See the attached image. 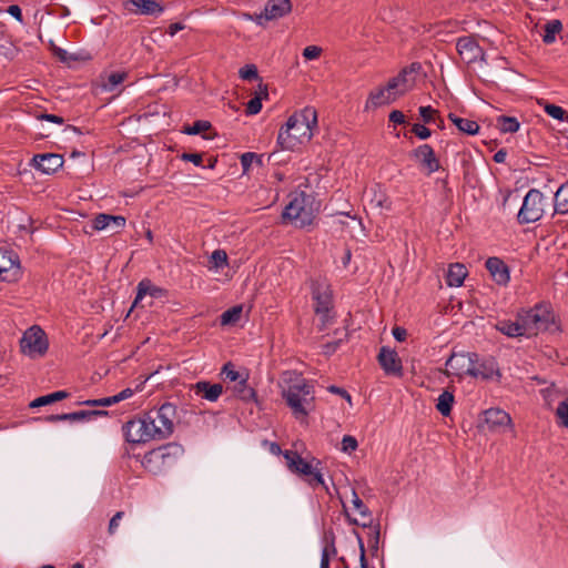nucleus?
<instances>
[{
  "label": "nucleus",
  "instance_id": "f257e3e1",
  "mask_svg": "<svg viewBox=\"0 0 568 568\" xmlns=\"http://www.w3.org/2000/svg\"><path fill=\"white\" fill-rule=\"evenodd\" d=\"M519 317L525 337L531 338L540 333L558 334L561 325L550 303L540 302L532 307L519 308Z\"/></svg>",
  "mask_w": 568,
  "mask_h": 568
},
{
  "label": "nucleus",
  "instance_id": "f03ea898",
  "mask_svg": "<svg viewBox=\"0 0 568 568\" xmlns=\"http://www.w3.org/2000/svg\"><path fill=\"white\" fill-rule=\"evenodd\" d=\"M320 203L312 194L300 192L285 206L282 217L294 223L297 227H305L313 223L318 212Z\"/></svg>",
  "mask_w": 568,
  "mask_h": 568
},
{
  "label": "nucleus",
  "instance_id": "7ed1b4c3",
  "mask_svg": "<svg viewBox=\"0 0 568 568\" xmlns=\"http://www.w3.org/2000/svg\"><path fill=\"white\" fill-rule=\"evenodd\" d=\"M184 454V447L178 443H168L148 452L142 459V466L153 475L173 467Z\"/></svg>",
  "mask_w": 568,
  "mask_h": 568
},
{
  "label": "nucleus",
  "instance_id": "20e7f679",
  "mask_svg": "<svg viewBox=\"0 0 568 568\" xmlns=\"http://www.w3.org/2000/svg\"><path fill=\"white\" fill-rule=\"evenodd\" d=\"M282 396L296 418L306 417L314 408V387L304 379L290 385L283 390Z\"/></svg>",
  "mask_w": 568,
  "mask_h": 568
},
{
  "label": "nucleus",
  "instance_id": "39448f33",
  "mask_svg": "<svg viewBox=\"0 0 568 568\" xmlns=\"http://www.w3.org/2000/svg\"><path fill=\"white\" fill-rule=\"evenodd\" d=\"M145 415L155 439H165L173 434L176 417L174 404L165 402L159 408L150 409Z\"/></svg>",
  "mask_w": 568,
  "mask_h": 568
},
{
  "label": "nucleus",
  "instance_id": "423d86ee",
  "mask_svg": "<svg viewBox=\"0 0 568 568\" xmlns=\"http://www.w3.org/2000/svg\"><path fill=\"white\" fill-rule=\"evenodd\" d=\"M283 456L286 460L288 469L304 477L307 484L315 488L317 486H323L326 490H328L327 486H325L323 475L318 469V465H321V460L313 458L316 462V466H313L312 463L306 462L297 452L295 450H285Z\"/></svg>",
  "mask_w": 568,
  "mask_h": 568
},
{
  "label": "nucleus",
  "instance_id": "0eeeda50",
  "mask_svg": "<svg viewBox=\"0 0 568 568\" xmlns=\"http://www.w3.org/2000/svg\"><path fill=\"white\" fill-rule=\"evenodd\" d=\"M312 135L311 126L300 123L297 114H293L287 119L285 125L281 128L277 144L282 150L293 151L304 141H310Z\"/></svg>",
  "mask_w": 568,
  "mask_h": 568
},
{
  "label": "nucleus",
  "instance_id": "6e6552de",
  "mask_svg": "<svg viewBox=\"0 0 568 568\" xmlns=\"http://www.w3.org/2000/svg\"><path fill=\"white\" fill-rule=\"evenodd\" d=\"M542 200L544 194L539 190H529L518 212V223L528 224L538 221L544 213Z\"/></svg>",
  "mask_w": 568,
  "mask_h": 568
},
{
  "label": "nucleus",
  "instance_id": "1a4fd4ad",
  "mask_svg": "<svg viewBox=\"0 0 568 568\" xmlns=\"http://www.w3.org/2000/svg\"><path fill=\"white\" fill-rule=\"evenodd\" d=\"M20 347L23 354L29 356L44 355L48 351L49 343L44 331L37 325L31 326L20 339Z\"/></svg>",
  "mask_w": 568,
  "mask_h": 568
},
{
  "label": "nucleus",
  "instance_id": "9d476101",
  "mask_svg": "<svg viewBox=\"0 0 568 568\" xmlns=\"http://www.w3.org/2000/svg\"><path fill=\"white\" fill-rule=\"evenodd\" d=\"M125 440L132 444L146 443L155 439L146 420V415L128 420L122 427Z\"/></svg>",
  "mask_w": 568,
  "mask_h": 568
},
{
  "label": "nucleus",
  "instance_id": "9b49d317",
  "mask_svg": "<svg viewBox=\"0 0 568 568\" xmlns=\"http://www.w3.org/2000/svg\"><path fill=\"white\" fill-rule=\"evenodd\" d=\"M22 275L19 255L4 247H0V278L3 282H17Z\"/></svg>",
  "mask_w": 568,
  "mask_h": 568
},
{
  "label": "nucleus",
  "instance_id": "f8f14e48",
  "mask_svg": "<svg viewBox=\"0 0 568 568\" xmlns=\"http://www.w3.org/2000/svg\"><path fill=\"white\" fill-rule=\"evenodd\" d=\"M474 363H477L476 353H453L445 363L447 367L445 373L447 376H471V374H474Z\"/></svg>",
  "mask_w": 568,
  "mask_h": 568
},
{
  "label": "nucleus",
  "instance_id": "ddd939ff",
  "mask_svg": "<svg viewBox=\"0 0 568 568\" xmlns=\"http://www.w3.org/2000/svg\"><path fill=\"white\" fill-rule=\"evenodd\" d=\"M311 293L312 298L315 302L314 312L315 314L332 312L333 310V296L328 285L318 281H311Z\"/></svg>",
  "mask_w": 568,
  "mask_h": 568
},
{
  "label": "nucleus",
  "instance_id": "4468645a",
  "mask_svg": "<svg viewBox=\"0 0 568 568\" xmlns=\"http://www.w3.org/2000/svg\"><path fill=\"white\" fill-rule=\"evenodd\" d=\"M409 156L414 159L423 170H425L427 175H430L440 168L439 160L436 158L435 152L429 144L419 145L410 152Z\"/></svg>",
  "mask_w": 568,
  "mask_h": 568
},
{
  "label": "nucleus",
  "instance_id": "2eb2a0df",
  "mask_svg": "<svg viewBox=\"0 0 568 568\" xmlns=\"http://www.w3.org/2000/svg\"><path fill=\"white\" fill-rule=\"evenodd\" d=\"M377 361L386 375H403L402 361L395 349H392L387 346L381 347Z\"/></svg>",
  "mask_w": 568,
  "mask_h": 568
},
{
  "label": "nucleus",
  "instance_id": "dca6fc26",
  "mask_svg": "<svg viewBox=\"0 0 568 568\" xmlns=\"http://www.w3.org/2000/svg\"><path fill=\"white\" fill-rule=\"evenodd\" d=\"M456 50L466 63H473L478 55L484 54V49L478 44L473 36H465L457 39Z\"/></svg>",
  "mask_w": 568,
  "mask_h": 568
},
{
  "label": "nucleus",
  "instance_id": "f3484780",
  "mask_svg": "<svg viewBox=\"0 0 568 568\" xmlns=\"http://www.w3.org/2000/svg\"><path fill=\"white\" fill-rule=\"evenodd\" d=\"M64 163L63 156L58 153H42L36 154L30 165L44 174H53Z\"/></svg>",
  "mask_w": 568,
  "mask_h": 568
},
{
  "label": "nucleus",
  "instance_id": "a211bd4d",
  "mask_svg": "<svg viewBox=\"0 0 568 568\" xmlns=\"http://www.w3.org/2000/svg\"><path fill=\"white\" fill-rule=\"evenodd\" d=\"M510 422V416L505 410L490 408L484 412L479 427L488 430H497L500 427L509 425Z\"/></svg>",
  "mask_w": 568,
  "mask_h": 568
},
{
  "label": "nucleus",
  "instance_id": "6ab92c4d",
  "mask_svg": "<svg viewBox=\"0 0 568 568\" xmlns=\"http://www.w3.org/2000/svg\"><path fill=\"white\" fill-rule=\"evenodd\" d=\"M486 268L498 285H506L509 282V268L499 257H488Z\"/></svg>",
  "mask_w": 568,
  "mask_h": 568
},
{
  "label": "nucleus",
  "instance_id": "aec40b11",
  "mask_svg": "<svg viewBox=\"0 0 568 568\" xmlns=\"http://www.w3.org/2000/svg\"><path fill=\"white\" fill-rule=\"evenodd\" d=\"M415 84V78H408L407 72L400 70L396 77H393L387 82V90L394 93L397 98L408 92Z\"/></svg>",
  "mask_w": 568,
  "mask_h": 568
},
{
  "label": "nucleus",
  "instance_id": "412c9836",
  "mask_svg": "<svg viewBox=\"0 0 568 568\" xmlns=\"http://www.w3.org/2000/svg\"><path fill=\"white\" fill-rule=\"evenodd\" d=\"M195 395L209 402H216L223 393L222 384H212L207 381H200L192 385Z\"/></svg>",
  "mask_w": 568,
  "mask_h": 568
},
{
  "label": "nucleus",
  "instance_id": "4be33fe9",
  "mask_svg": "<svg viewBox=\"0 0 568 568\" xmlns=\"http://www.w3.org/2000/svg\"><path fill=\"white\" fill-rule=\"evenodd\" d=\"M292 11L291 0H268L264 8L266 21L280 19Z\"/></svg>",
  "mask_w": 568,
  "mask_h": 568
},
{
  "label": "nucleus",
  "instance_id": "5701e85b",
  "mask_svg": "<svg viewBox=\"0 0 568 568\" xmlns=\"http://www.w3.org/2000/svg\"><path fill=\"white\" fill-rule=\"evenodd\" d=\"M397 100V97L394 93H390L387 90V84L385 87L377 88L369 92L365 110L376 109L382 105L390 104Z\"/></svg>",
  "mask_w": 568,
  "mask_h": 568
},
{
  "label": "nucleus",
  "instance_id": "b1692460",
  "mask_svg": "<svg viewBox=\"0 0 568 568\" xmlns=\"http://www.w3.org/2000/svg\"><path fill=\"white\" fill-rule=\"evenodd\" d=\"M146 295L151 296L152 298H161L166 295V291L162 287L153 285L150 280H142L138 284V292L132 307H136Z\"/></svg>",
  "mask_w": 568,
  "mask_h": 568
},
{
  "label": "nucleus",
  "instance_id": "393cba45",
  "mask_svg": "<svg viewBox=\"0 0 568 568\" xmlns=\"http://www.w3.org/2000/svg\"><path fill=\"white\" fill-rule=\"evenodd\" d=\"M495 328L508 337H525L524 328L519 317V310L516 313V320H499Z\"/></svg>",
  "mask_w": 568,
  "mask_h": 568
},
{
  "label": "nucleus",
  "instance_id": "a878e982",
  "mask_svg": "<svg viewBox=\"0 0 568 568\" xmlns=\"http://www.w3.org/2000/svg\"><path fill=\"white\" fill-rule=\"evenodd\" d=\"M494 374L499 375L496 362L493 358H488L479 363V357L477 356V363H474V374L471 376L489 379Z\"/></svg>",
  "mask_w": 568,
  "mask_h": 568
},
{
  "label": "nucleus",
  "instance_id": "bb28decb",
  "mask_svg": "<svg viewBox=\"0 0 568 568\" xmlns=\"http://www.w3.org/2000/svg\"><path fill=\"white\" fill-rule=\"evenodd\" d=\"M467 276V270L464 264L454 263L450 264L446 274V283L448 286L458 287L463 284Z\"/></svg>",
  "mask_w": 568,
  "mask_h": 568
},
{
  "label": "nucleus",
  "instance_id": "cd10ccee",
  "mask_svg": "<svg viewBox=\"0 0 568 568\" xmlns=\"http://www.w3.org/2000/svg\"><path fill=\"white\" fill-rule=\"evenodd\" d=\"M247 374L233 386L234 395L243 402L256 400V392L247 384Z\"/></svg>",
  "mask_w": 568,
  "mask_h": 568
},
{
  "label": "nucleus",
  "instance_id": "c85d7f7f",
  "mask_svg": "<svg viewBox=\"0 0 568 568\" xmlns=\"http://www.w3.org/2000/svg\"><path fill=\"white\" fill-rule=\"evenodd\" d=\"M141 14L159 16L164 11L163 6L156 0H131Z\"/></svg>",
  "mask_w": 568,
  "mask_h": 568
},
{
  "label": "nucleus",
  "instance_id": "c756f323",
  "mask_svg": "<svg viewBox=\"0 0 568 568\" xmlns=\"http://www.w3.org/2000/svg\"><path fill=\"white\" fill-rule=\"evenodd\" d=\"M448 119L457 126V129L466 134L475 135L479 131V125L476 121L463 119L454 113L448 114Z\"/></svg>",
  "mask_w": 568,
  "mask_h": 568
},
{
  "label": "nucleus",
  "instance_id": "7c9ffc66",
  "mask_svg": "<svg viewBox=\"0 0 568 568\" xmlns=\"http://www.w3.org/2000/svg\"><path fill=\"white\" fill-rule=\"evenodd\" d=\"M69 396H70V394L67 390H58V392H54V393H51V394H48L44 396L37 397L29 404V406L31 408H38V407L53 404L59 400H63V399L68 398Z\"/></svg>",
  "mask_w": 568,
  "mask_h": 568
},
{
  "label": "nucleus",
  "instance_id": "2f4dec72",
  "mask_svg": "<svg viewBox=\"0 0 568 568\" xmlns=\"http://www.w3.org/2000/svg\"><path fill=\"white\" fill-rule=\"evenodd\" d=\"M555 212L558 214H568V181L564 183L555 193Z\"/></svg>",
  "mask_w": 568,
  "mask_h": 568
},
{
  "label": "nucleus",
  "instance_id": "473e14b6",
  "mask_svg": "<svg viewBox=\"0 0 568 568\" xmlns=\"http://www.w3.org/2000/svg\"><path fill=\"white\" fill-rule=\"evenodd\" d=\"M455 402L454 394L445 389L437 398L436 409L445 417L449 416Z\"/></svg>",
  "mask_w": 568,
  "mask_h": 568
},
{
  "label": "nucleus",
  "instance_id": "72a5a7b5",
  "mask_svg": "<svg viewBox=\"0 0 568 568\" xmlns=\"http://www.w3.org/2000/svg\"><path fill=\"white\" fill-rule=\"evenodd\" d=\"M82 420H85V410L63 413V414H52V415H49L45 417V422H48V423L82 422Z\"/></svg>",
  "mask_w": 568,
  "mask_h": 568
},
{
  "label": "nucleus",
  "instance_id": "f704fd0d",
  "mask_svg": "<svg viewBox=\"0 0 568 568\" xmlns=\"http://www.w3.org/2000/svg\"><path fill=\"white\" fill-rule=\"evenodd\" d=\"M51 51L52 54L59 59L60 62L65 63L68 65H70L73 61L87 59L79 53H69L67 50L55 45L53 42H51Z\"/></svg>",
  "mask_w": 568,
  "mask_h": 568
},
{
  "label": "nucleus",
  "instance_id": "c9c22d12",
  "mask_svg": "<svg viewBox=\"0 0 568 568\" xmlns=\"http://www.w3.org/2000/svg\"><path fill=\"white\" fill-rule=\"evenodd\" d=\"M561 29L562 23L560 20L554 19L548 21L544 26L545 33L542 36V41L547 44L552 43L556 40V36L561 31Z\"/></svg>",
  "mask_w": 568,
  "mask_h": 568
},
{
  "label": "nucleus",
  "instance_id": "e433bc0d",
  "mask_svg": "<svg viewBox=\"0 0 568 568\" xmlns=\"http://www.w3.org/2000/svg\"><path fill=\"white\" fill-rule=\"evenodd\" d=\"M362 527L363 528L368 527L372 530L367 542H368L369 550H371L372 555L374 556L378 550L379 536H381L379 524L373 525L372 518H371L368 523H362Z\"/></svg>",
  "mask_w": 568,
  "mask_h": 568
},
{
  "label": "nucleus",
  "instance_id": "4c0bfd02",
  "mask_svg": "<svg viewBox=\"0 0 568 568\" xmlns=\"http://www.w3.org/2000/svg\"><path fill=\"white\" fill-rule=\"evenodd\" d=\"M497 126L503 133H515L519 130V122L515 116L499 115Z\"/></svg>",
  "mask_w": 568,
  "mask_h": 568
},
{
  "label": "nucleus",
  "instance_id": "58836bf2",
  "mask_svg": "<svg viewBox=\"0 0 568 568\" xmlns=\"http://www.w3.org/2000/svg\"><path fill=\"white\" fill-rule=\"evenodd\" d=\"M334 335L337 336L336 339L332 341V342H327L325 343L323 346H322V353L325 355V356H331L333 355L337 349L338 347L341 346V344L344 342V339L347 338L348 334L346 332H339L338 329H336L334 332Z\"/></svg>",
  "mask_w": 568,
  "mask_h": 568
},
{
  "label": "nucleus",
  "instance_id": "ea45409f",
  "mask_svg": "<svg viewBox=\"0 0 568 568\" xmlns=\"http://www.w3.org/2000/svg\"><path fill=\"white\" fill-rule=\"evenodd\" d=\"M241 315H242V306L241 305L233 306L222 313L221 324L222 325H233L240 321Z\"/></svg>",
  "mask_w": 568,
  "mask_h": 568
},
{
  "label": "nucleus",
  "instance_id": "a19ab883",
  "mask_svg": "<svg viewBox=\"0 0 568 568\" xmlns=\"http://www.w3.org/2000/svg\"><path fill=\"white\" fill-rule=\"evenodd\" d=\"M297 116L300 118V123L311 126V132L313 131V128L317 126V112L314 108H305L300 115L297 114Z\"/></svg>",
  "mask_w": 568,
  "mask_h": 568
},
{
  "label": "nucleus",
  "instance_id": "79ce46f5",
  "mask_svg": "<svg viewBox=\"0 0 568 568\" xmlns=\"http://www.w3.org/2000/svg\"><path fill=\"white\" fill-rule=\"evenodd\" d=\"M212 128L211 122L204 120H197L192 125H187L183 129V133L189 135H195L201 132L207 131Z\"/></svg>",
  "mask_w": 568,
  "mask_h": 568
},
{
  "label": "nucleus",
  "instance_id": "37998d69",
  "mask_svg": "<svg viewBox=\"0 0 568 568\" xmlns=\"http://www.w3.org/2000/svg\"><path fill=\"white\" fill-rule=\"evenodd\" d=\"M126 78L125 72H112L108 75L106 81L103 83V88L108 91H113L119 84H121Z\"/></svg>",
  "mask_w": 568,
  "mask_h": 568
},
{
  "label": "nucleus",
  "instance_id": "c03bdc74",
  "mask_svg": "<svg viewBox=\"0 0 568 568\" xmlns=\"http://www.w3.org/2000/svg\"><path fill=\"white\" fill-rule=\"evenodd\" d=\"M110 221H113V215L100 213V214L95 215V217L92 220V227H93V230H97V231L108 230ZM114 221H115V219H114ZM116 222L119 223L118 220H116Z\"/></svg>",
  "mask_w": 568,
  "mask_h": 568
},
{
  "label": "nucleus",
  "instance_id": "a18cd8bd",
  "mask_svg": "<svg viewBox=\"0 0 568 568\" xmlns=\"http://www.w3.org/2000/svg\"><path fill=\"white\" fill-rule=\"evenodd\" d=\"M545 112L556 119V120H559V121H564L566 119H568V112L562 109L561 106L559 105H556V104H551V103H548L545 105Z\"/></svg>",
  "mask_w": 568,
  "mask_h": 568
},
{
  "label": "nucleus",
  "instance_id": "49530a36",
  "mask_svg": "<svg viewBox=\"0 0 568 568\" xmlns=\"http://www.w3.org/2000/svg\"><path fill=\"white\" fill-rule=\"evenodd\" d=\"M240 77L246 81H257L261 80L258 75V71L255 64H245L240 69Z\"/></svg>",
  "mask_w": 568,
  "mask_h": 568
},
{
  "label": "nucleus",
  "instance_id": "de8ad7c7",
  "mask_svg": "<svg viewBox=\"0 0 568 568\" xmlns=\"http://www.w3.org/2000/svg\"><path fill=\"white\" fill-rule=\"evenodd\" d=\"M210 263L215 268H222L227 265V254L224 250H215L211 257Z\"/></svg>",
  "mask_w": 568,
  "mask_h": 568
},
{
  "label": "nucleus",
  "instance_id": "09e8293b",
  "mask_svg": "<svg viewBox=\"0 0 568 568\" xmlns=\"http://www.w3.org/2000/svg\"><path fill=\"white\" fill-rule=\"evenodd\" d=\"M221 375L224 376V379H227L230 382H237L242 377H244L241 373L234 369V365L231 362L223 365Z\"/></svg>",
  "mask_w": 568,
  "mask_h": 568
},
{
  "label": "nucleus",
  "instance_id": "8fccbe9b",
  "mask_svg": "<svg viewBox=\"0 0 568 568\" xmlns=\"http://www.w3.org/2000/svg\"><path fill=\"white\" fill-rule=\"evenodd\" d=\"M418 112L424 123L430 124L433 122H436L438 111L433 109L430 105L420 106L418 109Z\"/></svg>",
  "mask_w": 568,
  "mask_h": 568
},
{
  "label": "nucleus",
  "instance_id": "3c124183",
  "mask_svg": "<svg viewBox=\"0 0 568 568\" xmlns=\"http://www.w3.org/2000/svg\"><path fill=\"white\" fill-rule=\"evenodd\" d=\"M556 416L560 420V425L568 428V397L558 404Z\"/></svg>",
  "mask_w": 568,
  "mask_h": 568
},
{
  "label": "nucleus",
  "instance_id": "603ef678",
  "mask_svg": "<svg viewBox=\"0 0 568 568\" xmlns=\"http://www.w3.org/2000/svg\"><path fill=\"white\" fill-rule=\"evenodd\" d=\"M352 495H353V506L354 508L359 513L361 516L363 517H372V513L371 510L368 509V507L363 503V500L358 497V495L356 494L355 489H352Z\"/></svg>",
  "mask_w": 568,
  "mask_h": 568
},
{
  "label": "nucleus",
  "instance_id": "864d4df0",
  "mask_svg": "<svg viewBox=\"0 0 568 568\" xmlns=\"http://www.w3.org/2000/svg\"><path fill=\"white\" fill-rule=\"evenodd\" d=\"M262 109V97L255 95L246 104V114L254 115L257 114Z\"/></svg>",
  "mask_w": 568,
  "mask_h": 568
},
{
  "label": "nucleus",
  "instance_id": "5fc2aeb1",
  "mask_svg": "<svg viewBox=\"0 0 568 568\" xmlns=\"http://www.w3.org/2000/svg\"><path fill=\"white\" fill-rule=\"evenodd\" d=\"M114 398L113 396L110 397H103L99 399H87L84 402L79 403V405H87V406H103L108 407L111 405H114Z\"/></svg>",
  "mask_w": 568,
  "mask_h": 568
},
{
  "label": "nucleus",
  "instance_id": "6e6d98bb",
  "mask_svg": "<svg viewBox=\"0 0 568 568\" xmlns=\"http://www.w3.org/2000/svg\"><path fill=\"white\" fill-rule=\"evenodd\" d=\"M113 219L118 220L119 223L114 220L110 221L108 231L110 232L111 235L120 233V231L125 226V217L124 216L113 215Z\"/></svg>",
  "mask_w": 568,
  "mask_h": 568
},
{
  "label": "nucleus",
  "instance_id": "4d7b16f0",
  "mask_svg": "<svg viewBox=\"0 0 568 568\" xmlns=\"http://www.w3.org/2000/svg\"><path fill=\"white\" fill-rule=\"evenodd\" d=\"M358 444L355 437L345 435L342 439V450L345 453H352L357 448Z\"/></svg>",
  "mask_w": 568,
  "mask_h": 568
},
{
  "label": "nucleus",
  "instance_id": "13d9d810",
  "mask_svg": "<svg viewBox=\"0 0 568 568\" xmlns=\"http://www.w3.org/2000/svg\"><path fill=\"white\" fill-rule=\"evenodd\" d=\"M412 132L420 140H426L432 135V131L424 124L419 123L413 125Z\"/></svg>",
  "mask_w": 568,
  "mask_h": 568
},
{
  "label": "nucleus",
  "instance_id": "bf43d9fd",
  "mask_svg": "<svg viewBox=\"0 0 568 568\" xmlns=\"http://www.w3.org/2000/svg\"><path fill=\"white\" fill-rule=\"evenodd\" d=\"M254 158H256V153L245 152L241 155V165L243 169V173L248 172L252 163L254 162Z\"/></svg>",
  "mask_w": 568,
  "mask_h": 568
},
{
  "label": "nucleus",
  "instance_id": "052dcab7",
  "mask_svg": "<svg viewBox=\"0 0 568 568\" xmlns=\"http://www.w3.org/2000/svg\"><path fill=\"white\" fill-rule=\"evenodd\" d=\"M322 53V48L317 45H308L303 50V57L306 60L317 59Z\"/></svg>",
  "mask_w": 568,
  "mask_h": 568
},
{
  "label": "nucleus",
  "instance_id": "680f3d73",
  "mask_svg": "<svg viewBox=\"0 0 568 568\" xmlns=\"http://www.w3.org/2000/svg\"><path fill=\"white\" fill-rule=\"evenodd\" d=\"M181 160L186 162H192L196 166H202L203 159L201 153H187L184 152L181 154Z\"/></svg>",
  "mask_w": 568,
  "mask_h": 568
},
{
  "label": "nucleus",
  "instance_id": "e2e57ef3",
  "mask_svg": "<svg viewBox=\"0 0 568 568\" xmlns=\"http://www.w3.org/2000/svg\"><path fill=\"white\" fill-rule=\"evenodd\" d=\"M36 118L38 120H40V121H48V122H52V123H55V124H63L64 123V119L62 116L55 115V114H51V113H39Z\"/></svg>",
  "mask_w": 568,
  "mask_h": 568
},
{
  "label": "nucleus",
  "instance_id": "0e129e2a",
  "mask_svg": "<svg viewBox=\"0 0 568 568\" xmlns=\"http://www.w3.org/2000/svg\"><path fill=\"white\" fill-rule=\"evenodd\" d=\"M332 312H326V313H321V314H316L317 316H320V324H318V331H325L327 325L329 324V322L333 320V315L331 314Z\"/></svg>",
  "mask_w": 568,
  "mask_h": 568
},
{
  "label": "nucleus",
  "instance_id": "69168bd1",
  "mask_svg": "<svg viewBox=\"0 0 568 568\" xmlns=\"http://www.w3.org/2000/svg\"><path fill=\"white\" fill-rule=\"evenodd\" d=\"M327 390L332 394L339 395L341 397L345 398L348 403L352 402V396L348 394V392L342 387L331 385L327 387Z\"/></svg>",
  "mask_w": 568,
  "mask_h": 568
},
{
  "label": "nucleus",
  "instance_id": "338daca9",
  "mask_svg": "<svg viewBox=\"0 0 568 568\" xmlns=\"http://www.w3.org/2000/svg\"><path fill=\"white\" fill-rule=\"evenodd\" d=\"M124 513L123 511H118L114 514V516L111 518L110 523H109V528H108V532L110 535H113L115 532V529L118 528L119 526V520L123 517Z\"/></svg>",
  "mask_w": 568,
  "mask_h": 568
},
{
  "label": "nucleus",
  "instance_id": "774afa93",
  "mask_svg": "<svg viewBox=\"0 0 568 568\" xmlns=\"http://www.w3.org/2000/svg\"><path fill=\"white\" fill-rule=\"evenodd\" d=\"M388 119L390 122H393L395 124H404L405 123V115L399 110H393L389 113Z\"/></svg>",
  "mask_w": 568,
  "mask_h": 568
}]
</instances>
